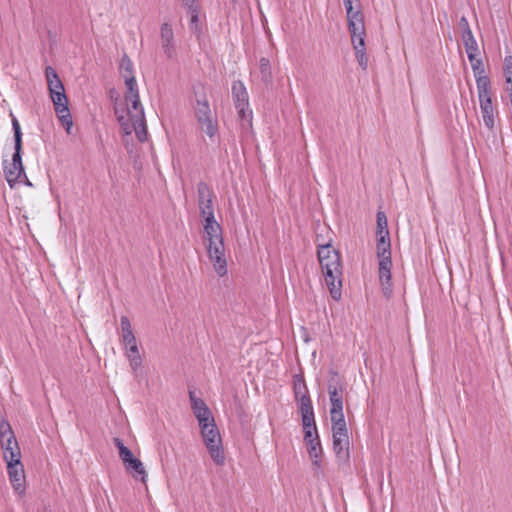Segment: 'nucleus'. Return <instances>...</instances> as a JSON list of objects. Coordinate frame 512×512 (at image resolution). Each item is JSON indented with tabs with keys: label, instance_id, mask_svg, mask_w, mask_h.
<instances>
[{
	"label": "nucleus",
	"instance_id": "1",
	"mask_svg": "<svg viewBox=\"0 0 512 512\" xmlns=\"http://www.w3.org/2000/svg\"><path fill=\"white\" fill-rule=\"evenodd\" d=\"M119 71L127 88L125 93L127 109L116 106L115 115L125 135H130L134 131L138 140L144 142L147 139L146 119L134 76L133 62L127 54L122 56Z\"/></svg>",
	"mask_w": 512,
	"mask_h": 512
},
{
	"label": "nucleus",
	"instance_id": "2",
	"mask_svg": "<svg viewBox=\"0 0 512 512\" xmlns=\"http://www.w3.org/2000/svg\"><path fill=\"white\" fill-rule=\"evenodd\" d=\"M202 225L203 239L208 258L216 274L219 277H223L227 274V260L225 257L222 227L216 218L203 219Z\"/></svg>",
	"mask_w": 512,
	"mask_h": 512
},
{
	"label": "nucleus",
	"instance_id": "3",
	"mask_svg": "<svg viewBox=\"0 0 512 512\" xmlns=\"http://www.w3.org/2000/svg\"><path fill=\"white\" fill-rule=\"evenodd\" d=\"M317 255L330 294L333 299L339 300L342 287L340 253L330 244H319Z\"/></svg>",
	"mask_w": 512,
	"mask_h": 512
},
{
	"label": "nucleus",
	"instance_id": "4",
	"mask_svg": "<svg viewBox=\"0 0 512 512\" xmlns=\"http://www.w3.org/2000/svg\"><path fill=\"white\" fill-rule=\"evenodd\" d=\"M50 98L53 102L56 115L68 134H71L73 121L68 107V99L64 86L52 67L45 70Z\"/></svg>",
	"mask_w": 512,
	"mask_h": 512
},
{
	"label": "nucleus",
	"instance_id": "5",
	"mask_svg": "<svg viewBox=\"0 0 512 512\" xmlns=\"http://www.w3.org/2000/svg\"><path fill=\"white\" fill-rule=\"evenodd\" d=\"M12 126L14 130L15 152L12 156L11 162L4 164L5 178L10 186H12L20 179L22 175H24V168L21 157L22 133L20 124L16 118L12 119Z\"/></svg>",
	"mask_w": 512,
	"mask_h": 512
},
{
	"label": "nucleus",
	"instance_id": "6",
	"mask_svg": "<svg viewBox=\"0 0 512 512\" xmlns=\"http://www.w3.org/2000/svg\"><path fill=\"white\" fill-rule=\"evenodd\" d=\"M201 435L208 452L217 466H223L226 461L220 433L215 421L207 422L199 426Z\"/></svg>",
	"mask_w": 512,
	"mask_h": 512
},
{
	"label": "nucleus",
	"instance_id": "7",
	"mask_svg": "<svg viewBox=\"0 0 512 512\" xmlns=\"http://www.w3.org/2000/svg\"><path fill=\"white\" fill-rule=\"evenodd\" d=\"M0 445L4 452V460L16 461L21 459L18 441L8 421L0 422Z\"/></svg>",
	"mask_w": 512,
	"mask_h": 512
},
{
	"label": "nucleus",
	"instance_id": "8",
	"mask_svg": "<svg viewBox=\"0 0 512 512\" xmlns=\"http://www.w3.org/2000/svg\"><path fill=\"white\" fill-rule=\"evenodd\" d=\"M232 97L237 109L238 116L243 127H250L252 124V111L249 109L248 93L241 81H234L232 84Z\"/></svg>",
	"mask_w": 512,
	"mask_h": 512
},
{
	"label": "nucleus",
	"instance_id": "9",
	"mask_svg": "<svg viewBox=\"0 0 512 512\" xmlns=\"http://www.w3.org/2000/svg\"><path fill=\"white\" fill-rule=\"evenodd\" d=\"M197 204L202 220L215 218V194L205 182L197 185Z\"/></svg>",
	"mask_w": 512,
	"mask_h": 512
},
{
	"label": "nucleus",
	"instance_id": "10",
	"mask_svg": "<svg viewBox=\"0 0 512 512\" xmlns=\"http://www.w3.org/2000/svg\"><path fill=\"white\" fill-rule=\"evenodd\" d=\"M195 113L201 130L210 138L214 137L218 131L217 121L212 116L208 101L205 98L197 100Z\"/></svg>",
	"mask_w": 512,
	"mask_h": 512
},
{
	"label": "nucleus",
	"instance_id": "11",
	"mask_svg": "<svg viewBox=\"0 0 512 512\" xmlns=\"http://www.w3.org/2000/svg\"><path fill=\"white\" fill-rule=\"evenodd\" d=\"M160 47L169 60H173L177 56L176 39L172 25L169 22H163L159 30Z\"/></svg>",
	"mask_w": 512,
	"mask_h": 512
},
{
	"label": "nucleus",
	"instance_id": "12",
	"mask_svg": "<svg viewBox=\"0 0 512 512\" xmlns=\"http://www.w3.org/2000/svg\"><path fill=\"white\" fill-rule=\"evenodd\" d=\"M349 32L351 34V41L353 48L356 52V58L359 63V65L363 68H367V62L368 58L365 53V26L364 22H362V29L360 28L359 31L354 30L352 27H348Z\"/></svg>",
	"mask_w": 512,
	"mask_h": 512
},
{
	"label": "nucleus",
	"instance_id": "13",
	"mask_svg": "<svg viewBox=\"0 0 512 512\" xmlns=\"http://www.w3.org/2000/svg\"><path fill=\"white\" fill-rule=\"evenodd\" d=\"M7 472L15 491L19 494L23 493L25 490V475L21 459L16 461H7Z\"/></svg>",
	"mask_w": 512,
	"mask_h": 512
},
{
	"label": "nucleus",
	"instance_id": "14",
	"mask_svg": "<svg viewBox=\"0 0 512 512\" xmlns=\"http://www.w3.org/2000/svg\"><path fill=\"white\" fill-rule=\"evenodd\" d=\"M189 399L192 411L198 420L199 426L210 421L214 422L210 409L201 398L196 397L194 391H189Z\"/></svg>",
	"mask_w": 512,
	"mask_h": 512
},
{
	"label": "nucleus",
	"instance_id": "15",
	"mask_svg": "<svg viewBox=\"0 0 512 512\" xmlns=\"http://www.w3.org/2000/svg\"><path fill=\"white\" fill-rule=\"evenodd\" d=\"M391 267V259L385 258L384 260L379 261V281L382 286L383 294L386 298H390L392 295Z\"/></svg>",
	"mask_w": 512,
	"mask_h": 512
},
{
	"label": "nucleus",
	"instance_id": "16",
	"mask_svg": "<svg viewBox=\"0 0 512 512\" xmlns=\"http://www.w3.org/2000/svg\"><path fill=\"white\" fill-rule=\"evenodd\" d=\"M121 336L125 348L129 352H138L136 338L133 334L130 320L127 316L120 318Z\"/></svg>",
	"mask_w": 512,
	"mask_h": 512
},
{
	"label": "nucleus",
	"instance_id": "17",
	"mask_svg": "<svg viewBox=\"0 0 512 512\" xmlns=\"http://www.w3.org/2000/svg\"><path fill=\"white\" fill-rule=\"evenodd\" d=\"M344 390V385L338 381V378L336 376L331 378V380L328 383V394L331 403V408H343Z\"/></svg>",
	"mask_w": 512,
	"mask_h": 512
},
{
	"label": "nucleus",
	"instance_id": "18",
	"mask_svg": "<svg viewBox=\"0 0 512 512\" xmlns=\"http://www.w3.org/2000/svg\"><path fill=\"white\" fill-rule=\"evenodd\" d=\"M459 29L461 31V38L465 47L466 52L468 51H478V44L472 30L470 28L469 22L465 16H462L459 20Z\"/></svg>",
	"mask_w": 512,
	"mask_h": 512
},
{
	"label": "nucleus",
	"instance_id": "19",
	"mask_svg": "<svg viewBox=\"0 0 512 512\" xmlns=\"http://www.w3.org/2000/svg\"><path fill=\"white\" fill-rule=\"evenodd\" d=\"M343 2L347 13L348 27L359 31L360 27L362 28V22H364L363 13L360 9L354 10L352 0H343Z\"/></svg>",
	"mask_w": 512,
	"mask_h": 512
},
{
	"label": "nucleus",
	"instance_id": "20",
	"mask_svg": "<svg viewBox=\"0 0 512 512\" xmlns=\"http://www.w3.org/2000/svg\"><path fill=\"white\" fill-rule=\"evenodd\" d=\"M300 412L303 426L315 424L314 411L309 395L303 394L300 398Z\"/></svg>",
	"mask_w": 512,
	"mask_h": 512
},
{
	"label": "nucleus",
	"instance_id": "21",
	"mask_svg": "<svg viewBox=\"0 0 512 512\" xmlns=\"http://www.w3.org/2000/svg\"><path fill=\"white\" fill-rule=\"evenodd\" d=\"M307 450L309 457L312 461L313 469L316 474H319L322 470V461L321 457L323 454V449L320 443V440L314 441L313 443L307 444Z\"/></svg>",
	"mask_w": 512,
	"mask_h": 512
},
{
	"label": "nucleus",
	"instance_id": "22",
	"mask_svg": "<svg viewBox=\"0 0 512 512\" xmlns=\"http://www.w3.org/2000/svg\"><path fill=\"white\" fill-rule=\"evenodd\" d=\"M479 101L484 124L486 127L491 129L494 126V115L491 96L479 98Z\"/></svg>",
	"mask_w": 512,
	"mask_h": 512
},
{
	"label": "nucleus",
	"instance_id": "23",
	"mask_svg": "<svg viewBox=\"0 0 512 512\" xmlns=\"http://www.w3.org/2000/svg\"><path fill=\"white\" fill-rule=\"evenodd\" d=\"M124 465L126 470L130 472L135 479L140 478L143 483L146 482L147 473L141 460L133 456L127 463H124Z\"/></svg>",
	"mask_w": 512,
	"mask_h": 512
},
{
	"label": "nucleus",
	"instance_id": "24",
	"mask_svg": "<svg viewBox=\"0 0 512 512\" xmlns=\"http://www.w3.org/2000/svg\"><path fill=\"white\" fill-rule=\"evenodd\" d=\"M391 243L390 236H378L377 239V256L379 261L384 260L385 258L391 259Z\"/></svg>",
	"mask_w": 512,
	"mask_h": 512
},
{
	"label": "nucleus",
	"instance_id": "25",
	"mask_svg": "<svg viewBox=\"0 0 512 512\" xmlns=\"http://www.w3.org/2000/svg\"><path fill=\"white\" fill-rule=\"evenodd\" d=\"M475 79H476L478 97L479 98L490 97L491 91H490L489 78L485 74H482V75L475 76Z\"/></svg>",
	"mask_w": 512,
	"mask_h": 512
},
{
	"label": "nucleus",
	"instance_id": "26",
	"mask_svg": "<svg viewBox=\"0 0 512 512\" xmlns=\"http://www.w3.org/2000/svg\"><path fill=\"white\" fill-rule=\"evenodd\" d=\"M349 448V437L333 435V450L337 456H341L344 452L347 453Z\"/></svg>",
	"mask_w": 512,
	"mask_h": 512
},
{
	"label": "nucleus",
	"instance_id": "27",
	"mask_svg": "<svg viewBox=\"0 0 512 512\" xmlns=\"http://www.w3.org/2000/svg\"><path fill=\"white\" fill-rule=\"evenodd\" d=\"M468 59L471 63V67L474 73V76L482 75L484 74V66L482 63V60L478 58L479 50L478 51H468L466 52Z\"/></svg>",
	"mask_w": 512,
	"mask_h": 512
},
{
	"label": "nucleus",
	"instance_id": "28",
	"mask_svg": "<svg viewBox=\"0 0 512 512\" xmlns=\"http://www.w3.org/2000/svg\"><path fill=\"white\" fill-rule=\"evenodd\" d=\"M113 443L118 449L120 459L123 461V463H127L133 457L131 450L127 448L123 441L118 437L113 439Z\"/></svg>",
	"mask_w": 512,
	"mask_h": 512
},
{
	"label": "nucleus",
	"instance_id": "29",
	"mask_svg": "<svg viewBox=\"0 0 512 512\" xmlns=\"http://www.w3.org/2000/svg\"><path fill=\"white\" fill-rule=\"evenodd\" d=\"M377 236H389L387 217L383 211L377 213Z\"/></svg>",
	"mask_w": 512,
	"mask_h": 512
},
{
	"label": "nucleus",
	"instance_id": "30",
	"mask_svg": "<svg viewBox=\"0 0 512 512\" xmlns=\"http://www.w3.org/2000/svg\"><path fill=\"white\" fill-rule=\"evenodd\" d=\"M259 68H260V73H261L262 80L265 83L271 82L272 73H271V66H270L269 59L264 58V57L261 58L260 62H259Z\"/></svg>",
	"mask_w": 512,
	"mask_h": 512
},
{
	"label": "nucleus",
	"instance_id": "31",
	"mask_svg": "<svg viewBox=\"0 0 512 512\" xmlns=\"http://www.w3.org/2000/svg\"><path fill=\"white\" fill-rule=\"evenodd\" d=\"M332 433L333 435L348 436L346 421L332 423Z\"/></svg>",
	"mask_w": 512,
	"mask_h": 512
},
{
	"label": "nucleus",
	"instance_id": "32",
	"mask_svg": "<svg viewBox=\"0 0 512 512\" xmlns=\"http://www.w3.org/2000/svg\"><path fill=\"white\" fill-rule=\"evenodd\" d=\"M130 367L133 372L137 373L138 369L141 368L143 363V358L141 354H132L129 355Z\"/></svg>",
	"mask_w": 512,
	"mask_h": 512
},
{
	"label": "nucleus",
	"instance_id": "33",
	"mask_svg": "<svg viewBox=\"0 0 512 512\" xmlns=\"http://www.w3.org/2000/svg\"><path fill=\"white\" fill-rule=\"evenodd\" d=\"M330 417H331L332 423L344 422L345 418H344V414H343V408H338V409L331 408L330 409Z\"/></svg>",
	"mask_w": 512,
	"mask_h": 512
},
{
	"label": "nucleus",
	"instance_id": "34",
	"mask_svg": "<svg viewBox=\"0 0 512 512\" xmlns=\"http://www.w3.org/2000/svg\"><path fill=\"white\" fill-rule=\"evenodd\" d=\"M294 392H295V397L299 400L303 394L308 395L306 393V386L303 383H295Z\"/></svg>",
	"mask_w": 512,
	"mask_h": 512
},
{
	"label": "nucleus",
	"instance_id": "35",
	"mask_svg": "<svg viewBox=\"0 0 512 512\" xmlns=\"http://www.w3.org/2000/svg\"><path fill=\"white\" fill-rule=\"evenodd\" d=\"M317 440H319L318 433H314L311 431H305L304 441H305L306 445L309 443H313L314 441H317Z\"/></svg>",
	"mask_w": 512,
	"mask_h": 512
},
{
	"label": "nucleus",
	"instance_id": "36",
	"mask_svg": "<svg viewBox=\"0 0 512 512\" xmlns=\"http://www.w3.org/2000/svg\"><path fill=\"white\" fill-rule=\"evenodd\" d=\"M191 10V23H197L198 21V15L196 10L194 9V6L190 9Z\"/></svg>",
	"mask_w": 512,
	"mask_h": 512
},
{
	"label": "nucleus",
	"instance_id": "37",
	"mask_svg": "<svg viewBox=\"0 0 512 512\" xmlns=\"http://www.w3.org/2000/svg\"><path fill=\"white\" fill-rule=\"evenodd\" d=\"M303 431H311V432H314V433H318L317 432V427H316V423L314 425H309V426H303Z\"/></svg>",
	"mask_w": 512,
	"mask_h": 512
},
{
	"label": "nucleus",
	"instance_id": "38",
	"mask_svg": "<svg viewBox=\"0 0 512 512\" xmlns=\"http://www.w3.org/2000/svg\"><path fill=\"white\" fill-rule=\"evenodd\" d=\"M183 4L188 9H191L194 5V0H183Z\"/></svg>",
	"mask_w": 512,
	"mask_h": 512
}]
</instances>
